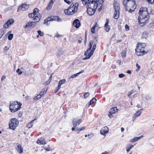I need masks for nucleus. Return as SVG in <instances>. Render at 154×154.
I'll return each instance as SVG.
<instances>
[{"mask_svg":"<svg viewBox=\"0 0 154 154\" xmlns=\"http://www.w3.org/2000/svg\"><path fill=\"white\" fill-rule=\"evenodd\" d=\"M136 66L137 67V68L136 70V71L137 72H138L139 70L140 69V66H139L138 64L137 63L136 65Z\"/></svg>","mask_w":154,"mask_h":154,"instance_id":"nucleus-50","label":"nucleus"},{"mask_svg":"<svg viewBox=\"0 0 154 154\" xmlns=\"http://www.w3.org/2000/svg\"><path fill=\"white\" fill-rule=\"evenodd\" d=\"M58 17V16H53L52 17L50 18V19H51V21L55 20L57 21Z\"/></svg>","mask_w":154,"mask_h":154,"instance_id":"nucleus-38","label":"nucleus"},{"mask_svg":"<svg viewBox=\"0 0 154 154\" xmlns=\"http://www.w3.org/2000/svg\"><path fill=\"white\" fill-rule=\"evenodd\" d=\"M37 143H40V144L44 145L46 144L45 139L44 138L41 137L39 139H38L37 140Z\"/></svg>","mask_w":154,"mask_h":154,"instance_id":"nucleus-16","label":"nucleus"},{"mask_svg":"<svg viewBox=\"0 0 154 154\" xmlns=\"http://www.w3.org/2000/svg\"><path fill=\"white\" fill-rule=\"evenodd\" d=\"M13 34H10L8 35V39L10 40H11L13 38Z\"/></svg>","mask_w":154,"mask_h":154,"instance_id":"nucleus-41","label":"nucleus"},{"mask_svg":"<svg viewBox=\"0 0 154 154\" xmlns=\"http://www.w3.org/2000/svg\"><path fill=\"white\" fill-rule=\"evenodd\" d=\"M109 19H106V22L105 25H108V24L109 23Z\"/></svg>","mask_w":154,"mask_h":154,"instance_id":"nucleus-59","label":"nucleus"},{"mask_svg":"<svg viewBox=\"0 0 154 154\" xmlns=\"http://www.w3.org/2000/svg\"><path fill=\"white\" fill-rule=\"evenodd\" d=\"M97 23H96V24L93 27H92L91 29V32L92 33H95V28L97 27Z\"/></svg>","mask_w":154,"mask_h":154,"instance_id":"nucleus-29","label":"nucleus"},{"mask_svg":"<svg viewBox=\"0 0 154 154\" xmlns=\"http://www.w3.org/2000/svg\"><path fill=\"white\" fill-rule=\"evenodd\" d=\"M51 21V20L50 19H49V20L48 19V20H44V23L45 24L48 25V22H49V21Z\"/></svg>","mask_w":154,"mask_h":154,"instance_id":"nucleus-43","label":"nucleus"},{"mask_svg":"<svg viewBox=\"0 0 154 154\" xmlns=\"http://www.w3.org/2000/svg\"><path fill=\"white\" fill-rule=\"evenodd\" d=\"M19 121L16 118L11 119H10L9 126L10 129L14 130L18 125Z\"/></svg>","mask_w":154,"mask_h":154,"instance_id":"nucleus-7","label":"nucleus"},{"mask_svg":"<svg viewBox=\"0 0 154 154\" xmlns=\"http://www.w3.org/2000/svg\"><path fill=\"white\" fill-rule=\"evenodd\" d=\"M78 3H76L72 4L68 9L65 10L64 11L66 14L71 15L77 11L78 9Z\"/></svg>","mask_w":154,"mask_h":154,"instance_id":"nucleus-3","label":"nucleus"},{"mask_svg":"<svg viewBox=\"0 0 154 154\" xmlns=\"http://www.w3.org/2000/svg\"><path fill=\"white\" fill-rule=\"evenodd\" d=\"M7 22L9 25H10L12 24L14 22V19H9Z\"/></svg>","mask_w":154,"mask_h":154,"instance_id":"nucleus-30","label":"nucleus"},{"mask_svg":"<svg viewBox=\"0 0 154 154\" xmlns=\"http://www.w3.org/2000/svg\"><path fill=\"white\" fill-rule=\"evenodd\" d=\"M143 109H141L140 110H139L135 113L133 118V122H134L135 121L136 118L137 117L140 116L141 113V110H143Z\"/></svg>","mask_w":154,"mask_h":154,"instance_id":"nucleus-14","label":"nucleus"},{"mask_svg":"<svg viewBox=\"0 0 154 154\" xmlns=\"http://www.w3.org/2000/svg\"><path fill=\"white\" fill-rule=\"evenodd\" d=\"M87 12L88 14L89 15H93L96 9H94L92 8H90L89 7H87Z\"/></svg>","mask_w":154,"mask_h":154,"instance_id":"nucleus-12","label":"nucleus"},{"mask_svg":"<svg viewBox=\"0 0 154 154\" xmlns=\"http://www.w3.org/2000/svg\"><path fill=\"white\" fill-rule=\"evenodd\" d=\"M109 129L106 126H104L103 127L100 131V134L102 135H104L108 133L109 132Z\"/></svg>","mask_w":154,"mask_h":154,"instance_id":"nucleus-11","label":"nucleus"},{"mask_svg":"<svg viewBox=\"0 0 154 154\" xmlns=\"http://www.w3.org/2000/svg\"><path fill=\"white\" fill-rule=\"evenodd\" d=\"M82 120L81 119H74L72 121V125L74 127L79 125L82 122Z\"/></svg>","mask_w":154,"mask_h":154,"instance_id":"nucleus-10","label":"nucleus"},{"mask_svg":"<svg viewBox=\"0 0 154 154\" xmlns=\"http://www.w3.org/2000/svg\"><path fill=\"white\" fill-rule=\"evenodd\" d=\"M139 16L138 20L139 24H142L141 26H143L149 20V16L146 8L141 7L139 12Z\"/></svg>","mask_w":154,"mask_h":154,"instance_id":"nucleus-1","label":"nucleus"},{"mask_svg":"<svg viewBox=\"0 0 154 154\" xmlns=\"http://www.w3.org/2000/svg\"><path fill=\"white\" fill-rule=\"evenodd\" d=\"M64 2L68 4H70L73 0H64Z\"/></svg>","mask_w":154,"mask_h":154,"instance_id":"nucleus-45","label":"nucleus"},{"mask_svg":"<svg viewBox=\"0 0 154 154\" xmlns=\"http://www.w3.org/2000/svg\"><path fill=\"white\" fill-rule=\"evenodd\" d=\"M42 147L44 148V149H45L47 151H49L50 150V149L49 148H48L47 147L45 146H44Z\"/></svg>","mask_w":154,"mask_h":154,"instance_id":"nucleus-54","label":"nucleus"},{"mask_svg":"<svg viewBox=\"0 0 154 154\" xmlns=\"http://www.w3.org/2000/svg\"><path fill=\"white\" fill-rule=\"evenodd\" d=\"M18 116L19 117H21L22 116V113L21 112H19V113H18Z\"/></svg>","mask_w":154,"mask_h":154,"instance_id":"nucleus-60","label":"nucleus"},{"mask_svg":"<svg viewBox=\"0 0 154 154\" xmlns=\"http://www.w3.org/2000/svg\"><path fill=\"white\" fill-rule=\"evenodd\" d=\"M97 100L95 97H93L90 101L89 105H90L96 101Z\"/></svg>","mask_w":154,"mask_h":154,"instance_id":"nucleus-27","label":"nucleus"},{"mask_svg":"<svg viewBox=\"0 0 154 154\" xmlns=\"http://www.w3.org/2000/svg\"><path fill=\"white\" fill-rule=\"evenodd\" d=\"M116 62L119 63V65H121L122 64V63H121V61H120V60H117L116 61Z\"/></svg>","mask_w":154,"mask_h":154,"instance_id":"nucleus-55","label":"nucleus"},{"mask_svg":"<svg viewBox=\"0 0 154 154\" xmlns=\"http://www.w3.org/2000/svg\"><path fill=\"white\" fill-rule=\"evenodd\" d=\"M51 81V80H49L48 81H47V82H46V85H48L50 83Z\"/></svg>","mask_w":154,"mask_h":154,"instance_id":"nucleus-63","label":"nucleus"},{"mask_svg":"<svg viewBox=\"0 0 154 154\" xmlns=\"http://www.w3.org/2000/svg\"><path fill=\"white\" fill-rule=\"evenodd\" d=\"M30 25H31V27H34L35 25H36V23L35 22V21L34 22H33V21H32V22H30Z\"/></svg>","mask_w":154,"mask_h":154,"instance_id":"nucleus-39","label":"nucleus"},{"mask_svg":"<svg viewBox=\"0 0 154 154\" xmlns=\"http://www.w3.org/2000/svg\"><path fill=\"white\" fill-rule=\"evenodd\" d=\"M151 12V14H154V8L152 9Z\"/></svg>","mask_w":154,"mask_h":154,"instance_id":"nucleus-64","label":"nucleus"},{"mask_svg":"<svg viewBox=\"0 0 154 154\" xmlns=\"http://www.w3.org/2000/svg\"><path fill=\"white\" fill-rule=\"evenodd\" d=\"M85 129V127H83L82 128H78L76 130L77 131H81L82 130H83Z\"/></svg>","mask_w":154,"mask_h":154,"instance_id":"nucleus-53","label":"nucleus"},{"mask_svg":"<svg viewBox=\"0 0 154 154\" xmlns=\"http://www.w3.org/2000/svg\"><path fill=\"white\" fill-rule=\"evenodd\" d=\"M29 5L27 4H22L20 6H19L18 8V11H25L29 8Z\"/></svg>","mask_w":154,"mask_h":154,"instance_id":"nucleus-9","label":"nucleus"},{"mask_svg":"<svg viewBox=\"0 0 154 154\" xmlns=\"http://www.w3.org/2000/svg\"><path fill=\"white\" fill-rule=\"evenodd\" d=\"M104 28L106 32H108L110 29V26L108 25H105Z\"/></svg>","mask_w":154,"mask_h":154,"instance_id":"nucleus-26","label":"nucleus"},{"mask_svg":"<svg viewBox=\"0 0 154 154\" xmlns=\"http://www.w3.org/2000/svg\"><path fill=\"white\" fill-rule=\"evenodd\" d=\"M127 6L130 7L129 12L131 13L134 11L136 8V5L135 4V2L134 0H130Z\"/></svg>","mask_w":154,"mask_h":154,"instance_id":"nucleus-8","label":"nucleus"},{"mask_svg":"<svg viewBox=\"0 0 154 154\" xmlns=\"http://www.w3.org/2000/svg\"><path fill=\"white\" fill-rule=\"evenodd\" d=\"M121 56L122 58L125 57L126 56V51L124 50L121 52Z\"/></svg>","mask_w":154,"mask_h":154,"instance_id":"nucleus-33","label":"nucleus"},{"mask_svg":"<svg viewBox=\"0 0 154 154\" xmlns=\"http://www.w3.org/2000/svg\"><path fill=\"white\" fill-rule=\"evenodd\" d=\"M89 95V94L88 93H86L84 95V96L85 98H86Z\"/></svg>","mask_w":154,"mask_h":154,"instance_id":"nucleus-48","label":"nucleus"},{"mask_svg":"<svg viewBox=\"0 0 154 154\" xmlns=\"http://www.w3.org/2000/svg\"><path fill=\"white\" fill-rule=\"evenodd\" d=\"M134 146L133 145H130L128 144L127 145L126 147V151L128 152L130 149L134 147Z\"/></svg>","mask_w":154,"mask_h":154,"instance_id":"nucleus-25","label":"nucleus"},{"mask_svg":"<svg viewBox=\"0 0 154 154\" xmlns=\"http://www.w3.org/2000/svg\"><path fill=\"white\" fill-rule=\"evenodd\" d=\"M17 149L18 152L20 154L23 152V148L20 144H18L17 147Z\"/></svg>","mask_w":154,"mask_h":154,"instance_id":"nucleus-18","label":"nucleus"},{"mask_svg":"<svg viewBox=\"0 0 154 154\" xmlns=\"http://www.w3.org/2000/svg\"><path fill=\"white\" fill-rule=\"evenodd\" d=\"M6 31L5 29H2L0 30V38H1L2 36L5 34Z\"/></svg>","mask_w":154,"mask_h":154,"instance_id":"nucleus-20","label":"nucleus"},{"mask_svg":"<svg viewBox=\"0 0 154 154\" xmlns=\"http://www.w3.org/2000/svg\"><path fill=\"white\" fill-rule=\"evenodd\" d=\"M88 0V3L87 7L90 8H92L94 9H96L97 7L98 3V2L100 4H102L104 2L103 0Z\"/></svg>","mask_w":154,"mask_h":154,"instance_id":"nucleus-5","label":"nucleus"},{"mask_svg":"<svg viewBox=\"0 0 154 154\" xmlns=\"http://www.w3.org/2000/svg\"><path fill=\"white\" fill-rule=\"evenodd\" d=\"M118 110V109L117 108V107H114L111 108L109 112V113L114 114Z\"/></svg>","mask_w":154,"mask_h":154,"instance_id":"nucleus-19","label":"nucleus"},{"mask_svg":"<svg viewBox=\"0 0 154 154\" xmlns=\"http://www.w3.org/2000/svg\"><path fill=\"white\" fill-rule=\"evenodd\" d=\"M119 12H117L116 11L114 12V19H118L119 17Z\"/></svg>","mask_w":154,"mask_h":154,"instance_id":"nucleus-22","label":"nucleus"},{"mask_svg":"<svg viewBox=\"0 0 154 154\" xmlns=\"http://www.w3.org/2000/svg\"><path fill=\"white\" fill-rule=\"evenodd\" d=\"M41 17V15L39 14H38L35 17L33 20L35 22H38L40 21Z\"/></svg>","mask_w":154,"mask_h":154,"instance_id":"nucleus-15","label":"nucleus"},{"mask_svg":"<svg viewBox=\"0 0 154 154\" xmlns=\"http://www.w3.org/2000/svg\"><path fill=\"white\" fill-rule=\"evenodd\" d=\"M63 52L62 51H59L57 52L56 53V55L58 57H60L61 55H62L63 54Z\"/></svg>","mask_w":154,"mask_h":154,"instance_id":"nucleus-32","label":"nucleus"},{"mask_svg":"<svg viewBox=\"0 0 154 154\" xmlns=\"http://www.w3.org/2000/svg\"><path fill=\"white\" fill-rule=\"evenodd\" d=\"M96 48V44L95 43L93 45L92 49L91 50V54H93L95 49Z\"/></svg>","mask_w":154,"mask_h":154,"instance_id":"nucleus-37","label":"nucleus"},{"mask_svg":"<svg viewBox=\"0 0 154 154\" xmlns=\"http://www.w3.org/2000/svg\"><path fill=\"white\" fill-rule=\"evenodd\" d=\"M56 37H57L58 38L61 37V35L58 34V33H57L56 35Z\"/></svg>","mask_w":154,"mask_h":154,"instance_id":"nucleus-61","label":"nucleus"},{"mask_svg":"<svg viewBox=\"0 0 154 154\" xmlns=\"http://www.w3.org/2000/svg\"><path fill=\"white\" fill-rule=\"evenodd\" d=\"M10 110L12 112H14L17 111L21 107L22 104L17 101H11L10 102Z\"/></svg>","mask_w":154,"mask_h":154,"instance_id":"nucleus-4","label":"nucleus"},{"mask_svg":"<svg viewBox=\"0 0 154 154\" xmlns=\"http://www.w3.org/2000/svg\"><path fill=\"white\" fill-rule=\"evenodd\" d=\"M57 21L58 22H62V20L61 18H60L59 17H58Z\"/></svg>","mask_w":154,"mask_h":154,"instance_id":"nucleus-58","label":"nucleus"},{"mask_svg":"<svg viewBox=\"0 0 154 154\" xmlns=\"http://www.w3.org/2000/svg\"><path fill=\"white\" fill-rule=\"evenodd\" d=\"M41 97V96L40 95V94H38L36 97L34 98L33 99L35 100H37L40 99Z\"/></svg>","mask_w":154,"mask_h":154,"instance_id":"nucleus-35","label":"nucleus"},{"mask_svg":"<svg viewBox=\"0 0 154 154\" xmlns=\"http://www.w3.org/2000/svg\"><path fill=\"white\" fill-rule=\"evenodd\" d=\"M108 116L110 118H112L113 117V114L109 113V112H108Z\"/></svg>","mask_w":154,"mask_h":154,"instance_id":"nucleus-51","label":"nucleus"},{"mask_svg":"<svg viewBox=\"0 0 154 154\" xmlns=\"http://www.w3.org/2000/svg\"><path fill=\"white\" fill-rule=\"evenodd\" d=\"M125 27L126 31H127L129 30V27L126 24L125 26Z\"/></svg>","mask_w":154,"mask_h":154,"instance_id":"nucleus-52","label":"nucleus"},{"mask_svg":"<svg viewBox=\"0 0 154 154\" xmlns=\"http://www.w3.org/2000/svg\"><path fill=\"white\" fill-rule=\"evenodd\" d=\"M9 25L7 23V22L6 23H5L3 25V28L4 29H7L9 27Z\"/></svg>","mask_w":154,"mask_h":154,"instance_id":"nucleus-34","label":"nucleus"},{"mask_svg":"<svg viewBox=\"0 0 154 154\" xmlns=\"http://www.w3.org/2000/svg\"><path fill=\"white\" fill-rule=\"evenodd\" d=\"M129 8H130V7H128L127 5L125 6V9L126 11H129Z\"/></svg>","mask_w":154,"mask_h":154,"instance_id":"nucleus-57","label":"nucleus"},{"mask_svg":"<svg viewBox=\"0 0 154 154\" xmlns=\"http://www.w3.org/2000/svg\"><path fill=\"white\" fill-rule=\"evenodd\" d=\"M37 32L39 35H40L41 36H42L43 35L44 33L40 30H38Z\"/></svg>","mask_w":154,"mask_h":154,"instance_id":"nucleus-44","label":"nucleus"},{"mask_svg":"<svg viewBox=\"0 0 154 154\" xmlns=\"http://www.w3.org/2000/svg\"><path fill=\"white\" fill-rule=\"evenodd\" d=\"M148 33L146 32H143L142 35V38H146L148 36Z\"/></svg>","mask_w":154,"mask_h":154,"instance_id":"nucleus-24","label":"nucleus"},{"mask_svg":"<svg viewBox=\"0 0 154 154\" xmlns=\"http://www.w3.org/2000/svg\"><path fill=\"white\" fill-rule=\"evenodd\" d=\"M30 23V22H29L26 24V25L25 26V28H26L29 26H31V24Z\"/></svg>","mask_w":154,"mask_h":154,"instance_id":"nucleus-46","label":"nucleus"},{"mask_svg":"<svg viewBox=\"0 0 154 154\" xmlns=\"http://www.w3.org/2000/svg\"><path fill=\"white\" fill-rule=\"evenodd\" d=\"M35 15L33 13H29L28 14V16L29 18H32L33 17L35 16Z\"/></svg>","mask_w":154,"mask_h":154,"instance_id":"nucleus-42","label":"nucleus"},{"mask_svg":"<svg viewBox=\"0 0 154 154\" xmlns=\"http://www.w3.org/2000/svg\"><path fill=\"white\" fill-rule=\"evenodd\" d=\"M82 1L84 5H86L87 3H88V0H82Z\"/></svg>","mask_w":154,"mask_h":154,"instance_id":"nucleus-47","label":"nucleus"},{"mask_svg":"<svg viewBox=\"0 0 154 154\" xmlns=\"http://www.w3.org/2000/svg\"><path fill=\"white\" fill-rule=\"evenodd\" d=\"M137 141V140L136 137H135L133 139V142H135Z\"/></svg>","mask_w":154,"mask_h":154,"instance_id":"nucleus-62","label":"nucleus"},{"mask_svg":"<svg viewBox=\"0 0 154 154\" xmlns=\"http://www.w3.org/2000/svg\"><path fill=\"white\" fill-rule=\"evenodd\" d=\"M125 75L123 74H120L119 75V77L120 78H122L124 77Z\"/></svg>","mask_w":154,"mask_h":154,"instance_id":"nucleus-56","label":"nucleus"},{"mask_svg":"<svg viewBox=\"0 0 154 154\" xmlns=\"http://www.w3.org/2000/svg\"><path fill=\"white\" fill-rule=\"evenodd\" d=\"M94 43L93 41H91L90 42L89 44L88 45V48L85 53V54L86 56V57L83 58V60H86L89 59L92 55L93 54H91V50L92 46Z\"/></svg>","mask_w":154,"mask_h":154,"instance_id":"nucleus-6","label":"nucleus"},{"mask_svg":"<svg viewBox=\"0 0 154 154\" xmlns=\"http://www.w3.org/2000/svg\"><path fill=\"white\" fill-rule=\"evenodd\" d=\"M84 72V70H82L81 72H80L78 73H77L75 74L72 75L70 77V78H74L75 77H76L78 75Z\"/></svg>","mask_w":154,"mask_h":154,"instance_id":"nucleus-23","label":"nucleus"},{"mask_svg":"<svg viewBox=\"0 0 154 154\" xmlns=\"http://www.w3.org/2000/svg\"><path fill=\"white\" fill-rule=\"evenodd\" d=\"M55 0H51L50 3L48 4L46 8L48 10H50L52 8V6Z\"/></svg>","mask_w":154,"mask_h":154,"instance_id":"nucleus-17","label":"nucleus"},{"mask_svg":"<svg viewBox=\"0 0 154 154\" xmlns=\"http://www.w3.org/2000/svg\"><path fill=\"white\" fill-rule=\"evenodd\" d=\"M114 7L115 8V11L117 12H119V8L117 4L116 5H115Z\"/></svg>","mask_w":154,"mask_h":154,"instance_id":"nucleus-31","label":"nucleus"},{"mask_svg":"<svg viewBox=\"0 0 154 154\" xmlns=\"http://www.w3.org/2000/svg\"><path fill=\"white\" fill-rule=\"evenodd\" d=\"M34 121V120H32L31 122L29 123L27 125V127L28 128H30L32 127L33 125V123Z\"/></svg>","mask_w":154,"mask_h":154,"instance_id":"nucleus-28","label":"nucleus"},{"mask_svg":"<svg viewBox=\"0 0 154 154\" xmlns=\"http://www.w3.org/2000/svg\"><path fill=\"white\" fill-rule=\"evenodd\" d=\"M134 92V90H132L129 93L128 95V97H130V96Z\"/></svg>","mask_w":154,"mask_h":154,"instance_id":"nucleus-49","label":"nucleus"},{"mask_svg":"<svg viewBox=\"0 0 154 154\" xmlns=\"http://www.w3.org/2000/svg\"><path fill=\"white\" fill-rule=\"evenodd\" d=\"M73 24L76 28H79L81 25L80 21L78 19H76L73 21Z\"/></svg>","mask_w":154,"mask_h":154,"instance_id":"nucleus-13","label":"nucleus"},{"mask_svg":"<svg viewBox=\"0 0 154 154\" xmlns=\"http://www.w3.org/2000/svg\"><path fill=\"white\" fill-rule=\"evenodd\" d=\"M146 45L145 43H138L135 49L136 54L138 56H142L147 53L148 50L146 48Z\"/></svg>","mask_w":154,"mask_h":154,"instance_id":"nucleus-2","label":"nucleus"},{"mask_svg":"<svg viewBox=\"0 0 154 154\" xmlns=\"http://www.w3.org/2000/svg\"><path fill=\"white\" fill-rule=\"evenodd\" d=\"M130 0H124L123 2V3L124 5L127 6L128 5V3H129V2Z\"/></svg>","mask_w":154,"mask_h":154,"instance_id":"nucleus-36","label":"nucleus"},{"mask_svg":"<svg viewBox=\"0 0 154 154\" xmlns=\"http://www.w3.org/2000/svg\"><path fill=\"white\" fill-rule=\"evenodd\" d=\"M66 82V80L65 79H63L60 80L59 81V83L58 85V88H60L61 86V85L64 83H65V82Z\"/></svg>","mask_w":154,"mask_h":154,"instance_id":"nucleus-21","label":"nucleus"},{"mask_svg":"<svg viewBox=\"0 0 154 154\" xmlns=\"http://www.w3.org/2000/svg\"><path fill=\"white\" fill-rule=\"evenodd\" d=\"M39 11V10L37 8H35L34 9L33 13L35 15Z\"/></svg>","mask_w":154,"mask_h":154,"instance_id":"nucleus-40","label":"nucleus"}]
</instances>
